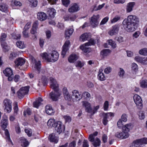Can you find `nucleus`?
<instances>
[{
    "label": "nucleus",
    "mask_w": 147,
    "mask_h": 147,
    "mask_svg": "<svg viewBox=\"0 0 147 147\" xmlns=\"http://www.w3.org/2000/svg\"><path fill=\"white\" fill-rule=\"evenodd\" d=\"M29 86H27L22 87L17 92V96L19 98H23L24 96L27 94L29 91Z\"/></svg>",
    "instance_id": "nucleus-5"
},
{
    "label": "nucleus",
    "mask_w": 147,
    "mask_h": 147,
    "mask_svg": "<svg viewBox=\"0 0 147 147\" xmlns=\"http://www.w3.org/2000/svg\"><path fill=\"white\" fill-rule=\"evenodd\" d=\"M98 134L97 132H95L93 134H90L89 136L88 139L90 141L93 142L92 144L95 147H97L99 146L100 144L101 141L98 138H96L95 140H94L95 137Z\"/></svg>",
    "instance_id": "nucleus-3"
},
{
    "label": "nucleus",
    "mask_w": 147,
    "mask_h": 147,
    "mask_svg": "<svg viewBox=\"0 0 147 147\" xmlns=\"http://www.w3.org/2000/svg\"><path fill=\"white\" fill-rule=\"evenodd\" d=\"M119 69L118 75L120 77L123 78L125 74V71L123 69L121 68H119Z\"/></svg>",
    "instance_id": "nucleus-44"
},
{
    "label": "nucleus",
    "mask_w": 147,
    "mask_h": 147,
    "mask_svg": "<svg viewBox=\"0 0 147 147\" xmlns=\"http://www.w3.org/2000/svg\"><path fill=\"white\" fill-rule=\"evenodd\" d=\"M82 97H84L85 98H88L90 97V94L87 92H84L82 93Z\"/></svg>",
    "instance_id": "nucleus-50"
},
{
    "label": "nucleus",
    "mask_w": 147,
    "mask_h": 147,
    "mask_svg": "<svg viewBox=\"0 0 147 147\" xmlns=\"http://www.w3.org/2000/svg\"><path fill=\"white\" fill-rule=\"evenodd\" d=\"M8 6L5 3L0 4V10L3 12H7L8 10Z\"/></svg>",
    "instance_id": "nucleus-34"
},
{
    "label": "nucleus",
    "mask_w": 147,
    "mask_h": 147,
    "mask_svg": "<svg viewBox=\"0 0 147 147\" xmlns=\"http://www.w3.org/2000/svg\"><path fill=\"white\" fill-rule=\"evenodd\" d=\"M108 43L109 45H111L112 48H115L116 47V44L115 42L112 40H109Z\"/></svg>",
    "instance_id": "nucleus-47"
},
{
    "label": "nucleus",
    "mask_w": 147,
    "mask_h": 147,
    "mask_svg": "<svg viewBox=\"0 0 147 147\" xmlns=\"http://www.w3.org/2000/svg\"><path fill=\"white\" fill-rule=\"evenodd\" d=\"M82 102L83 105L85 107V110L86 112L91 113L92 115L95 112L94 111L92 112V109L90 103L86 101H83Z\"/></svg>",
    "instance_id": "nucleus-15"
},
{
    "label": "nucleus",
    "mask_w": 147,
    "mask_h": 147,
    "mask_svg": "<svg viewBox=\"0 0 147 147\" xmlns=\"http://www.w3.org/2000/svg\"><path fill=\"white\" fill-rule=\"evenodd\" d=\"M25 60L22 58L20 57L16 59L15 61V63L17 66H21L25 63Z\"/></svg>",
    "instance_id": "nucleus-23"
},
{
    "label": "nucleus",
    "mask_w": 147,
    "mask_h": 147,
    "mask_svg": "<svg viewBox=\"0 0 147 147\" xmlns=\"http://www.w3.org/2000/svg\"><path fill=\"white\" fill-rule=\"evenodd\" d=\"M61 92L59 90H54V92H52L50 93V97L52 100L56 101L61 94Z\"/></svg>",
    "instance_id": "nucleus-9"
},
{
    "label": "nucleus",
    "mask_w": 147,
    "mask_h": 147,
    "mask_svg": "<svg viewBox=\"0 0 147 147\" xmlns=\"http://www.w3.org/2000/svg\"><path fill=\"white\" fill-rule=\"evenodd\" d=\"M43 59H45L49 62H55L58 59L59 55L58 53L56 51H53L51 53L48 54L44 53L41 54Z\"/></svg>",
    "instance_id": "nucleus-2"
},
{
    "label": "nucleus",
    "mask_w": 147,
    "mask_h": 147,
    "mask_svg": "<svg viewBox=\"0 0 147 147\" xmlns=\"http://www.w3.org/2000/svg\"><path fill=\"white\" fill-rule=\"evenodd\" d=\"M7 37V35L5 33H2L1 34L0 37V42L4 41L6 40Z\"/></svg>",
    "instance_id": "nucleus-46"
},
{
    "label": "nucleus",
    "mask_w": 147,
    "mask_h": 147,
    "mask_svg": "<svg viewBox=\"0 0 147 147\" xmlns=\"http://www.w3.org/2000/svg\"><path fill=\"white\" fill-rule=\"evenodd\" d=\"M16 45L19 48L23 49L25 47L24 43L21 41H18L16 42Z\"/></svg>",
    "instance_id": "nucleus-39"
},
{
    "label": "nucleus",
    "mask_w": 147,
    "mask_h": 147,
    "mask_svg": "<svg viewBox=\"0 0 147 147\" xmlns=\"http://www.w3.org/2000/svg\"><path fill=\"white\" fill-rule=\"evenodd\" d=\"M86 44L81 45L80 46V49L82 50L84 53H89L91 51L90 48L88 47V46Z\"/></svg>",
    "instance_id": "nucleus-22"
},
{
    "label": "nucleus",
    "mask_w": 147,
    "mask_h": 147,
    "mask_svg": "<svg viewBox=\"0 0 147 147\" xmlns=\"http://www.w3.org/2000/svg\"><path fill=\"white\" fill-rule=\"evenodd\" d=\"M119 26L118 24L113 26L108 32L109 34L111 36L117 34L119 30Z\"/></svg>",
    "instance_id": "nucleus-14"
},
{
    "label": "nucleus",
    "mask_w": 147,
    "mask_h": 147,
    "mask_svg": "<svg viewBox=\"0 0 147 147\" xmlns=\"http://www.w3.org/2000/svg\"><path fill=\"white\" fill-rule=\"evenodd\" d=\"M139 53L141 55H147V48H144L141 49L139 51Z\"/></svg>",
    "instance_id": "nucleus-41"
},
{
    "label": "nucleus",
    "mask_w": 147,
    "mask_h": 147,
    "mask_svg": "<svg viewBox=\"0 0 147 147\" xmlns=\"http://www.w3.org/2000/svg\"><path fill=\"white\" fill-rule=\"evenodd\" d=\"M63 5L66 7H67L70 3L69 0H62Z\"/></svg>",
    "instance_id": "nucleus-49"
},
{
    "label": "nucleus",
    "mask_w": 147,
    "mask_h": 147,
    "mask_svg": "<svg viewBox=\"0 0 147 147\" xmlns=\"http://www.w3.org/2000/svg\"><path fill=\"white\" fill-rule=\"evenodd\" d=\"M3 73L6 76L8 77V80L11 81L13 80V75L12 70L9 68H7L3 71Z\"/></svg>",
    "instance_id": "nucleus-10"
},
{
    "label": "nucleus",
    "mask_w": 147,
    "mask_h": 147,
    "mask_svg": "<svg viewBox=\"0 0 147 147\" xmlns=\"http://www.w3.org/2000/svg\"><path fill=\"white\" fill-rule=\"evenodd\" d=\"M1 126L2 129L5 130L7 128L8 125V120L6 115H4L3 117V119L1 120Z\"/></svg>",
    "instance_id": "nucleus-18"
},
{
    "label": "nucleus",
    "mask_w": 147,
    "mask_h": 147,
    "mask_svg": "<svg viewBox=\"0 0 147 147\" xmlns=\"http://www.w3.org/2000/svg\"><path fill=\"white\" fill-rule=\"evenodd\" d=\"M43 101L42 98L39 97L36 99L35 101L33 103V106L34 107L38 108L41 104V102Z\"/></svg>",
    "instance_id": "nucleus-24"
},
{
    "label": "nucleus",
    "mask_w": 147,
    "mask_h": 147,
    "mask_svg": "<svg viewBox=\"0 0 147 147\" xmlns=\"http://www.w3.org/2000/svg\"><path fill=\"white\" fill-rule=\"evenodd\" d=\"M34 67L37 70L39 73L40 72L41 68L40 61L36 62Z\"/></svg>",
    "instance_id": "nucleus-40"
},
{
    "label": "nucleus",
    "mask_w": 147,
    "mask_h": 147,
    "mask_svg": "<svg viewBox=\"0 0 147 147\" xmlns=\"http://www.w3.org/2000/svg\"><path fill=\"white\" fill-rule=\"evenodd\" d=\"M58 138L55 136L54 134L52 133L49 137V139L51 142L57 143L58 142Z\"/></svg>",
    "instance_id": "nucleus-28"
},
{
    "label": "nucleus",
    "mask_w": 147,
    "mask_h": 147,
    "mask_svg": "<svg viewBox=\"0 0 147 147\" xmlns=\"http://www.w3.org/2000/svg\"><path fill=\"white\" fill-rule=\"evenodd\" d=\"M31 24L30 22H28L25 25L24 29V30H28L30 28L31 26Z\"/></svg>",
    "instance_id": "nucleus-64"
},
{
    "label": "nucleus",
    "mask_w": 147,
    "mask_h": 147,
    "mask_svg": "<svg viewBox=\"0 0 147 147\" xmlns=\"http://www.w3.org/2000/svg\"><path fill=\"white\" fill-rule=\"evenodd\" d=\"M139 119L141 120L144 119L145 117L144 112L143 111H140L138 113Z\"/></svg>",
    "instance_id": "nucleus-43"
},
{
    "label": "nucleus",
    "mask_w": 147,
    "mask_h": 147,
    "mask_svg": "<svg viewBox=\"0 0 147 147\" xmlns=\"http://www.w3.org/2000/svg\"><path fill=\"white\" fill-rule=\"evenodd\" d=\"M63 93L65 98L66 100H69L70 99V96L66 88H64L63 90Z\"/></svg>",
    "instance_id": "nucleus-33"
},
{
    "label": "nucleus",
    "mask_w": 147,
    "mask_h": 147,
    "mask_svg": "<svg viewBox=\"0 0 147 147\" xmlns=\"http://www.w3.org/2000/svg\"><path fill=\"white\" fill-rule=\"evenodd\" d=\"M12 38L14 39H19L20 38L21 36L20 34H16L13 33L11 34Z\"/></svg>",
    "instance_id": "nucleus-52"
},
{
    "label": "nucleus",
    "mask_w": 147,
    "mask_h": 147,
    "mask_svg": "<svg viewBox=\"0 0 147 147\" xmlns=\"http://www.w3.org/2000/svg\"><path fill=\"white\" fill-rule=\"evenodd\" d=\"M111 52V51L109 49H104L101 51L100 55L102 58L107 56Z\"/></svg>",
    "instance_id": "nucleus-32"
},
{
    "label": "nucleus",
    "mask_w": 147,
    "mask_h": 147,
    "mask_svg": "<svg viewBox=\"0 0 147 147\" xmlns=\"http://www.w3.org/2000/svg\"><path fill=\"white\" fill-rule=\"evenodd\" d=\"M31 5L34 7H36L37 5L38 1L37 0H29Z\"/></svg>",
    "instance_id": "nucleus-51"
},
{
    "label": "nucleus",
    "mask_w": 147,
    "mask_h": 147,
    "mask_svg": "<svg viewBox=\"0 0 147 147\" xmlns=\"http://www.w3.org/2000/svg\"><path fill=\"white\" fill-rule=\"evenodd\" d=\"M14 112L13 114L14 115H16L18 114V108L17 102L15 103V105L14 108Z\"/></svg>",
    "instance_id": "nucleus-48"
},
{
    "label": "nucleus",
    "mask_w": 147,
    "mask_h": 147,
    "mask_svg": "<svg viewBox=\"0 0 147 147\" xmlns=\"http://www.w3.org/2000/svg\"><path fill=\"white\" fill-rule=\"evenodd\" d=\"M102 70H100L99 71V74L98 76V79L100 81H104L106 79L105 77V76L104 74L102 72Z\"/></svg>",
    "instance_id": "nucleus-35"
},
{
    "label": "nucleus",
    "mask_w": 147,
    "mask_h": 147,
    "mask_svg": "<svg viewBox=\"0 0 147 147\" xmlns=\"http://www.w3.org/2000/svg\"><path fill=\"white\" fill-rule=\"evenodd\" d=\"M132 70L134 71L135 72L137 71L138 70V68L137 64L135 63H133L132 65Z\"/></svg>",
    "instance_id": "nucleus-54"
},
{
    "label": "nucleus",
    "mask_w": 147,
    "mask_h": 147,
    "mask_svg": "<svg viewBox=\"0 0 147 147\" xmlns=\"http://www.w3.org/2000/svg\"><path fill=\"white\" fill-rule=\"evenodd\" d=\"M139 22V19L136 16L130 15L123 20L122 24L127 31L131 32L136 30Z\"/></svg>",
    "instance_id": "nucleus-1"
},
{
    "label": "nucleus",
    "mask_w": 147,
    "mask_h": 147,
    "mask_svg": "<svg viewBox=\"0 0 147 147\" xmlns=\"http://www.w3.org/2000/svg\"><path fill=\"white\" fill-rule=\"evenodd\" d=\"M20 142L21 144V145L23 147H26L29 144L28 141L24 138H20Z\"/></svg>",
    "instance_id": "nucleus-30"
},
{
    "label": "nucleus",
    "mask_w": 147,
    "mask_h": 147,
    "mask_svg": "<svg viewBox=\"0 0 147 147\" xmlns=\"http://www.w3.org/2000/svg\"><path fill=\"white\" fill-rule=\"evenodd\" d=\"M48 80V78L45 76H43L40 79H39L38 85L39 86L42 85L45 86L47 83Z\"/></svg>",
    "instance_id": "nucleus-20"
},
{
    "label": "nucleus",
    "mask_w": 147,
    "mask_h": 147,
    "mask_svg": "<svg viewBox=\"0 0 147 147\" xmlns=\"http://www.w3.org/2000/svg\"><path fill=\"white\" fill-rule=\"evenodd\" d=\"M114 113L111 112L102 113V115L103 117L102 122L104 125H105L107 124L108 121L107 119L109 118V117H113L114 116Z\"/></svg>",
    "instance_id": "nucleus-11"
},
{
    "label": "nucleus",
    "mask_w": 147,
    "mask_h": 147,
    "mask_svg": "<svg viewBox=\"0 0 147 147\" xmlns=\"http://www.w3.org/2000/svg\"><path fill=\"white\" fill-rule=\"evenodd\" d=\"M147 144V138H144L136 140L132 143V147H141L143 144Z\"/></svg>",
    "instance_id": "nucleus-4"
},
{
    "label": "nucleus",
    "mask_w": 147,
    "mask_h": 147,
    "mask_svg": "<svg viewBox=\"0 0 147 147\" xmlns=\"http://www.w3.org/2000/svg\"><path fill=\"white\" fill-rule=\"evenodd\" d=\"M70 44L69 40H66L63 47V49L61 52V55L64 57L67 51L68 50V47Z\"/></svg>",
    "instance_id": "nucleus-17"
},
{
    "label": "nucleus",
    "mask_w": 147,
    "mask_h": 147,
    "mask_svg": "<svg viewBox=\"0 0 147 147\" xmlns=\"http://www.w3.org/2000/svg\"><path fill=\"white\" fill-rule=\"evenodd\" d=\"M47 16L46 14L43 12H38L37 13V18L41 21H43L46 20Z\"/></svg>",
    "instance_id": "nucleus-21"
},
{
    "label": "nucleus",
    "mask_w": 147,
    "mask_h": 147,
    "mask_svg": "<svg viewBox=\"0 0 147 147\" xmlns=\"http://www.w3.org/2000/svg\"><path fill=\"white\" fill-rule=\"evenodd\" d=\"M127 115L125 113L123 114L121 116V120L124 122H126L127 120Z\"/></svg>",
    "instance_id": "nucleus-53"
},
{
    "label": "nucleus",
    "mask_w": 147,
    "mask_h": 147,
    "mask_svg": "<svg viewBox=\"0 0 147 147\" xmlns=\"http://www.w3.org/2000/svg\"><path fill=\"white\" fill-rule=\"evenodd\" d=\"M133 98L135 103L138 107H141L142 106V100L140 96L137 94L135 95Z\"/></svg>",
    "instance_id": "nucleus-16"
},
{
    "label": "nucleus",
    "mask_w": 147,
    "mask_h": 147,
    "mask_svg": "<svg viewBox=\"0 0 147 147\" xmlns=\"http://www.w3.org/2000/svg\"><path fill=\"white\" fill-rule=\"evenodd\" d=\"M140 86L143 88H147V80H143L140 82Z\"/></svg>",
    "instance_id": "nucleus-42"
},
{
    "label": "nucleus",
    "mask_w": 147,
    "mask_h": 147,
    "mask_svg": "<svg viewBox=\"0 0 147 147\" xmlns=\"http://www.w3.org/2000/svg\"><path fill=\"white\" fill-rule=\"evenodd\" d=\"M120 19V17L117 16H116L111 20V23H115L119 20Z\"/></svg>",
    "instance_id": "nucleus-58"
},
{
    "label": "nucleus",
    "mask_w": 147,
    "mask_h": 147,
    "mask_svg": "<svg viewBox=\"0 0 147 147\" xmlns=\"http://www.w3.org/2000/svg\"><path fill=\"white\" fill-rule=\"evenodd\" d=\"M131 125L132 124L131 123H129L126 124L123 127V132L121 133H122L123 136H124L123 138H126L129 136L128 132L129 131Z\"/></svg>",
    "instance_id": "nucleus-7"
},
{
    "label": "nucleus",
    "mask_w": 147,
    "mask_h": 147,
    "mask_svg": "<svg viewBox=\"0 0 147 147\" xmlns=\"http://www.w3.org/2000/svg\"><path fill=\"white\" fill-rule=\"evenodd\" d=\"M51 88L54 90H59V85L55 79L51 77L50 78Z\"/></svg>",
    "instance_id": "nucleus-12"
},
{
    "label": "nucleus",
    "mask_w": 147,
    "mask_h": 147,
    "mask_svg": "<svg viewBox=\"0 0 147 147\" xmlns=\"http://www.w3.org/2000/svg\"><path fill=\"white\" fill-rule=\"evenodd\" d=\"M57 121H55V120L53 119H49L47 122V125L50 127H55Z\"/></svg>",
    "instance_id": "nucleus-36"
},
{
    "label": "nucleus",
    "mask_w": 147,
    "mask_h": 147,
    "mask_svg": "<svg viewBox=\"0 0 147 147\" xmlns=\"http://www.w3.org/2000/svg\"><path fill=\"white\" fill-rule=\"evenodd\" d=\"M47 113L50 115H52L55 112L51 106L49 105H47L45 107Z\"/></svg>",
    "instance_id": "nucleus-27"
},
{
    "label": "nucleus",
    "mask_w": 147,
    "mask_h": 147,
    "mask_svg": "<svg viewBox=\"0 0 147 147\" xmlns=\"http://www.w3.org/2000/svg\"><path fill=\"white\" fill-rule=\"evenodd\" d=\"M66 122H70L71 121V118L69 116L65 115L63 116Z\"/></svg>",
    "instance_id": "nucleus-59"
},
{
    "label": "nucleus",
    "mask_w": 147,
    "mask_h": 147,
    "mask_svg": "<svg viewBox=\"0 0 147 147\" xmlns=\"http://www.w3.org/2000/svg\"><path fill=\"white\" fill-rule=\"evenodd\" d=\"M109 102L107 101H106L105 102L104 104L103 107L104 110L105 111H107L108 110L109 107Z\"/></svg>",
    "instance_id": "nucleus-56"
},
{
    "label": "nucleus",
    "mask_w": 147,
    "mask_h": 147,
    "mask_svg": "<svg viewBox=\"0 0 147 147\" xmlns=\"http://www.w3.org/2000/svg\"><path fill=\"white\" fill-rule=\"evenodd\" d=\"M80 8L77 4L74 3L68 9V11L70 13L77 12L80 10Z\"/></svg>",
    "instance_id": "nucleus-19"
},
{
    "label": "nucleus",
    "mask_w": 147,
    "mask_h": 147,
    "mask_svg": "<svg viewBox=\"0 0 147 147\" xmlns=\"http://www.w3.org/2000/svg\"><path fill=\"white\" fill-rule=\"evenodd\" d=\"M84 65L83 63H82L80 61H78L75 64V66L76 67H82Z\"/></svg>",
    "instance_id": "nucleus-63"
},
{
    "label": "nucleus",
    "mask_w": 147,
    "mask_h": 147,
    "mask_svg": "<svg viewBox=\"0 0 147 147\" xmlns=\"http://www.w3.org/2000/svg\"><path fill=\"white\" fill-rule=\"evenodd\" d=\"M12 102L8 99H5L3 102V107H4L5 110H6L8 113L10 112L12 110Z\"/></svg>",
    "instance_id": "nucleus-6"
},
{
    "label": "nucleus",
    "mask_w": 147,
    "mask_h": 147,
    "mask_svg": "<svg viewBox=\"0 0 147 147\" xmlns=\"http://www.w3.org/2000/svg\"><path fill=\"white\" fill-rule=\"evenodd\" d=\"M99 18V15H94L91 17L90 23L93 28L96 27L98 24V20Z\"/></svg>",
    "instance_id": "nucleus-13"
},
{
    "label": "nucleus",
    "mask_w": 147,
    "mask_h": 147,
    "mask_svg": "<svg viewBox=\"0 0 147 147\" xmlns=\"http://www.w3.org/2000/svg\"><path fill=\"white\" fill-rule=\"evenodd\" d=\"M108 19L109 18L107 17H106L104 18L101 21L100 23V25H101L105 24L107 22Z\"/></svg>",
    "instance_id": "nucleus-62"
},
{
    "label": "nucleus",
    "mask_w": 147,
    "mask_h": 147,
    "mask_svg": "<svg viewBox=\"0 0 147 147\" xmlns=\"http://www.w3.org/2000/svg\"><path fill=\"white\" fill-rule=\"evenodd\" d=\"M20 76L18 75H15L14 77L13 76V79L16 82H18L20 79Z\"/></svg>",
    "instance_id": "nucleus-60"
},
{
    "label": "nucleus",
    "mask_w": 147,
    "mask_h": 147,
    "mask_svg": "<svg viewBox=\"0 0 147 147\" xmlns=\"http://www.w3.org/2000/svg\"><path fill=\"white\" fill-rule=\"evenodd\" d=\"M55 126V129L56 132L59 134L63 132L65 129V127L60 121H57Z\"/></svg>",
    "instance_id": "nucleus-8"
},
{
    "label": "nucleus",
    "mask_w": 147,
    "mask_h": 147,
    "mask_svg": "<svg viewBox=\"0 0 147 147\" xmlns=\"http://www.w3.org/2000/svg\"><path fill=\"white\" fill-rule=\"evenodd\" d=\"M78 58V56L74 54H72L70 55L68 58V60L70 63H74Z\"/></svg>",
    "instance_id": "nucleus-26"
},
{
    "label": "nucleus",
    "mask_w": 147,
    "mask_h": 147,
    "mask_svg": "<svg viewBox=\"0 0 147 147\" xmlns=\"http://www.w3.org/2000/svg\"><path fill=\"white\" fill-rule=\"evenodd\" d=\"M72 93V96L75 97L76 99L80 100L82 98V95H81V94L77 90H74Z\"/></svg>",
    "instance_id": "nucleus-25"
},
{
    "label": "nucleus",
    "mask_w": 147,
    "mask_h": 147,
    "mask_svg": "<svg viewBox=\"0 0 147 147\" xmlns=\"http://www.w3.org/2000/svg\"><path fill=\"white\" fill-rule=\"evenodd\" d=\"M94 40L93 39L91 38L89 40V42H88L86 43V45L88 46L94 45Z\"/></svg>",
    "instance_id": "nucleus-57"
},
{
    "label": "nucleus",
    "mask_w": 147,
    "mask_h": 147,
    "mask_svg": "<svg viewBox=\"0 0 147 147\" xmlns=\"http://www.w3.org/2000/svg\"><path fill=\"white\" fill-rule=\"evenodd\" d=\"M143 58L137 56L135 57V59L137 61L142 63Z\"/></svg>",
    "instance_id": "nucleus-61"
},
{
    "label": "nucleus",
    "mask_w": 147,
    "mask_h": 147,
    "mask_svg": "<svg viewBox=\"0 0 147 147\" xmlns=\"http://www.w3.org/2000/svg\"><path fill=\"white\" fill-rule=\"evenodd\" d=\"M134 2H130L127 5V11L128 12L131 11L132 10L134 5H135Z\"/></svg>",
    "instance_id": "nucleus-37"
},
{
    "label": "nucleus",
    "mask_w": 147,
    "mask_h": 147,
    "mask_svg": "<svg viewBox=\"0 0 147 147\" xmlns=\"http://www.w3.org/2000/svg\"><path fill=\"white\" fill-rule=\"evenodd\" d=\"M55 13V10L54 8H51L48 9L47 13L51 17L54 18Z\"/></svg>",
    "instance_id": "nucleus-31"
},
{
    "label": "nucleus",
    "mask_w": 147,
    "mask_h": 147,
    "mask_svg": "<svg viewBox=\"0 0 147 147\" xmlns=\"http://www.w3.org/2000/svg\"><path fill=\"white\" fill-rule=\"evenodd\" d=\"M90 37L91 35L90 34L85 33L81 35L80 37V41H84Z\"/></svg>",
    "instance_id": "nucleus-29"
},
{
    "label": "nucleus",
    "mask_w": 147,
    "mask_h": 147,
    "mask_svg": "<svg viewBox=\"0 0 147 147\" xmlns=\"http://www.w3.org/2000/svg\"><path fill=\"white\" fill-rule=\"evenodd\" d=\"M17 56V54L15 52L11 53L9 56V59L10 60H12L13 59L16 57Z\"/></svg>",
    "instance_id": "nucleus-55"
},
{
    "label": "nucleus",
    "mask_w": 147,
    "mask_h": 147,
    "mask_svg": "<svg viewBox=\"0 0 147 147\" xmlns=\"http://www.w3.org/2000/svg\"><path fill=\"white\" fill-rule=\"evenodd\" d=\"M4 130H5V134L7 137V140L9 142H10L12 144V141L11 140L10 138L9 134L8 129H5Z\"/></svg>",
    "instance_id": "nucleus-45"
},
{
    "label": "nucleus",
    "mask_w": 147,
    "mask_h": 147,
    "mask_svg": "<svg viewBox=\"0 0 147 147\" xmlns=\"http://www.w3.org/2000/svg\"><path fill=\"white\" fill-rule=\"evenodd\" d=\"M73 31L74 30L72 28L66 30L65 32V37L69 38L72 34Z\"/></svg>",
    "instance_id": "nucleus-38"
}]
</instances>
